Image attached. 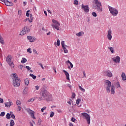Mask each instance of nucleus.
Masks as SVG:
<instances>
[{"label": "nucleus", "mask_w": 126, "mask_h": 126, "mask_svg": "<svg viewBox=\"0 0 126 126\" xmlns=\"http://www.w3.org/2000/svg\"><path fill=\"white\" fill-rule=\"evenodd\" d=\"M115 86L116 88H119V87H121V84H120V83L119 82H117L116 83Z\"/></svg>", "instance_id": "bb28decb"}, {"label": "nucleus", "mask_w": 126, "mask_h": 126, "mask_svg": "<svg viewBox=\"0 0 126 126\" xmlns=\"http://www.w3.org/2000/svg\"><path fill=\"white\" fill-rule=\"evenodd\" d=\"M53 24L52 26L53 29H56V30H60V26H61V24L58 23L57 20L55 19L52 20Z\"/></svg>", "instance_id": "423d86ee"}, {"label": "nucleus", "mask_w": 126, "mask_h": 126, "mask_svg": "<svg viewBox=\"0 0 126 126\" xmlns=\"http://www.w3.org/2000/svg\"><path fill=\"white\" fill-rule=\"evenodd\" d=\"M0 43L2 44V45H4V41L3 40V38L1 37V35L0 34Z\"/></svg>", "instance_id": "412c9836"}, {"label": "nucleus", "mask_w": 126, "mask_h": 126, "mask_svg": "<svg viewBox=\"0 0 126 126\" xmlns=\"http://www.w3.org/2000/svg\"><path fill=\"white\" fill-rule=\"evenodd\" d=\"M94 4L93 7L94 9H96L97 11L101 12L103 11V9L102 8V3L99 2L98 0H94L93 1Z\"/></svg>", "instance_id": "7ed1b4c3"}, {"label": "nucleus", "mask_w": 126, "mask_h": 126, "mask_svg": "<svg viewBox=\"0 0 126 126\" xmlns=\"http://www.w3.org/2000/svg\"><path fill=\"white\" fill-rule=\"evenodd\" d=\"M34 101H35V98H32L29 99L28 100V103H29L30 102H34Z\"/></svg>", "instance_id": "c756f323"}, {"label": "nucleus", "mask_w": 126, "mask_h": 126, "mask_svg": "<svg viewBox=\"0 0 126 126\" xmlns=\"http://www.w3.org/2000/svg\"><path fill=\"white\" fill-rule=\"evenodd\" d=\"M47 36H49V35H51V32H49L48 33H47Z\"/></svg>", "instance_id": "680f3d73"}, {"label": "nucleus", "mask_w": 126, "mask_h": 126, "mask_svg": "<svg viewBox=\"0 0 126 126\" xmlns=\"http://www.w3.org/2000/svg\"><path fill=\"white\" fill-rule=\"evenodd\" d=\"M26 68L28 70H30V69H31V68L29 67V66H26Z\"/></svg>", "instance_id": "6e6d98bb"}, {"label": "nucleus", "mask_w": 126, "mask_h": 126, "mask_svg": "<svg viewBox=\"0 0 126 126\" xmlns=\"http://www.w3.org/2000/svg\"><path fill=\"white\" fill-rule=\"evenodd\" d=\"M44 14H45L46 16H47L48 15V14H47V11H44Z\"/></svg>", "instance_id": "bf43d9fd"}, {"label": "nucleus", "mask_w": 126, "mask_h": 126, "mask_svg": "<svg viewBox=\"0 0 126 126\" xmlns=\"http://www.w3.org/2000/svg\"><path fill=\"white\" fill-rule=\"evenodd\" d=\"M82 115L84 116V117L86 119L88 125H90V115L86 113H83Z\"/></svg>", "instance_id": "1a4fd4ad"}, {"label": "nucleus", "mask_w": 126, "mask_h": 126, "mask_svg": "<svg viewBox=\"0 0 126 126\" xmlns=\"http://www.w3.org/2000/svg\"><path fill=\"white\" fill-rule=\"evenodd\" d=\"M47 109V107L44 106L42 108H41V112H42V113H44V111H45V110H46Z\"/></svg>", "instance_id": "c03bdc74"}, {"label": "nucleus", "mask_w": 126, "mask_h": 126, "mask_svg": "<svg viewBox=\"0 0 126 126\" xmlns=\"http://www.w3.org/2000/svg\"><path fill=\"white\" fill-rule=\"evenodd\" d=\"M27 111L29 114H30V115H31V114L33 112V111H32L31 109L29 108L27 109Z\"/></svg>", "instance_id": "c85d7f7f"}, {"label": "nucleus", "mask_w": 126, "mask_h": 126, "mask_svg": "<svg viewBox=\"0 0 126 126\" xmlns=\"http://www.w3.org/2000/svg\"><path fill=\"white\" fill-rule=\"evenodd\" d=\"M11 56L8 55L6 58V62L8 63L9 65L12 68H13L14 67V64L13 63V62H11Z\"/></svg>", "instance_id": "6e6552de"}, {"label": "nucleus", "mask_w": 126, "mask_h": 126, "mask_svg": "<svg viewBox=\"0 0 126 126\" xmlns=\"http://www.w3.org/2000/svg\"><path fill=\"white\" fill-rule=\"evenodd\" d=\"M92 15H93V16H94V17H97V14H96V12H92Z\"/></svg>", "instance_id": "a19ab883"}, {"label": "nucleus", "mask_w": 126, "mask_h": 126, "mask_svg": "<svg viewBox=\"0 0 126 126\" xmlns=\"http://www.w3.org/2000/svg\"><path fill=\"white\" fill-rule=\"evenodd\" d=\"M30 76H31V77H32V78H33V79H36V76H35L34 74H30Z\"/></svg>", "instance_id": "7c9ffc66"}, {"label": "nucleus", "mask_w": 126, "mask_h": 126, "mask_svg": "<svg viewBox=\"0 0 126 126\" xmlns=\"http://www.w3.org/2000/svg\"><path fill=\"white\" fill-rule=\"evenodd\" d=\"M69 126H73V124H72V123H70L69 124Z\"/></svg>", "instance_id": "338daca9"}, {"label": "nucleus", "mask_w": 126, "mask_h": 126, "mask_svg": "<svg viewBox=\"0 0 126 126\" xmlns=\"http://www.w3.org/2000/svg\"><path fill=\"white\" fill-rule=\"evenodd\" d=\"M13 75V85L15 87H19L20 86V79L17 76L16 74H12Z\"/></svg>", "instance_id": "20e7f679"}, {"label": "nucleus", "mask_w": 126, "mask_h": 126, "mask_svg": "<svg viewBox=\"0 0 126 126\" xmlns=\"http://www.w3.org/2000/svg\"><path fill=\"white\" fill-rule=\"evenodd\" d=\"M109 50L111 52L112 54H114L115 53V50H114V48L113 47H109L108 48Z\"/></svg>", "instance_id": "cd10ccee"}, {"label": "nucleus", "mask_w": 126, "mask_h": 126, "mask_svg": "<svg viewBox=\"0 0 126 126\" xmlns=\"http://www.w3.org/2000/svg\"><path fill=\"white\" fill-rule=\"evenodd\" d=\"M34 10L35 11H37V8H36V6H34Z\"/></svg>", "instance_id": "69168bd1"}, {"label": "nucleus", "mask_w": 126, "mask_h": 126, "mask_svg": "<svg viewBox=\"0 0 126 126\" xmlns=\"http://www.w3.org/2000/svg\"><path fill=\"white\" fill-rule=\"evenodd\" d=\"M108 9L111 14H112L113 16H117V15L119 14V10L116 9V8H114L112 6H109L108 7Z\"/></svg>", "instance_id": "39448f33"}, {"label": "nucleus", "mask_w": 126, "mask_h": 126, "mask_svg": "<svg viewBox=\"0 0 126 126\" xmlns=\"http://www.w3.org/2000/svg\"><path fill=\"white\" fill-rule=\"evenodd\" d=\"M1 0V1H2V2H4L5 5H6L7 6H12V5H13V4L8 1V0Z\"/></svg>", "instance_id": "f8f14e48"}, {"label": "nucleus", "mask_w": 126, "mask_h": 126, "mask_svg": "<svg viewBox=\"0 0 126 126\" xmlns=\"http://www.w3.org/2000/svg\"><path fill=\"white\" fill-rule=\"evenodd\" d=\"M39 101L42 100H47V101H51L52 100V95L50 94L47 91H43L41 93V96L39 98Z\"/></svg>", "instance_id": "f03ea898"}, {"label": "nucleus", "mask_w": 126, "mask_h": 126, "mask_svg": "<svg viewBox=\"0 0 126 126\" xmlns=\"http://www.w3.org/2000/svg\"><path fill=\"white\" fill-rule=\"evenodd\" d=\"M83 74H84V77L86 78V74L85 73V71H83Z\"/></svg>", "instance_id": "13d9d810"}, {"label": "nucleus", "mask_w": 126, "mask_h": 126, "mask_svg": "<svg viewBox=\"0 0 126 126\" xmlns=\"http://www.w3.org/2000/svg\"><path fill=\"white\" fill-rule=\"evenodd\" d=\"M18 108L19 109V111H21V107L18 106Z\"/></svg>", "instance_id": "052dcab7"}, {"label": "nucleus", "mask_w": 126, "mask_h": 126, "mask_svg": "<svg viewBox=\"0 0 126 126\" xmlns=\"http://www.w3.org/2000/svg\"><path fill=\"white\" fill-rule=\"evenodd\" d=\"M27 62V60L25 58H22V61H21V63H25Z\"/></svg>", "instance_id": "393cba45"}, {"label": "nucleus", "mask_w": 126, "mask_h": 126, "mask_svg": "<svg viewBox=\"0 0 126 126\" xmlns=\"http://www.w3.org/2000/svg\"><path fill=\"white\" fill-rule=\"evenodd\" d=\"M79 88L81 91H83V92H85V89H83V88H82L81 86H79Z\"/></svg>", "instance_id": "473e14b6"}, {"label": "nucleus", "mask_w": 126, "mask_h": 126, "mask_svg": "<svg viewBox=\"0 0 126 126\" xmlns=\"http://www.w3.org/2000/svg\"><path fill=\"white\" fill-rule=\"evenodd\" d=\"M35 88L36 90H39L40 87L38 86H35Z\"/></svg>", "instance_id": "603ef678"}, {"label": "nucleus", "mask_w": 126, "mask_h": 126, "mask_svg": "<svg viewBox=\"0 0 126 126\" xmlns=\"http://www.w3.org/2000/svg\"><path fill=\"white\" fill-rule=\"evenodd\" d=\"M30 116H31L32 119H36V118H35V116H34V111L30 114Z\"/></svg>", "instance_id": "e433bc0d"}, {"label": "nucleus", "mask_w": 126, "mask_h": 126, "mask_svg": "<svg viewBox=\"0 0 126 126\" xmlns=\"http://www.w3.org/2000/svg\"><path fill=\"white\" fill-rule=\"evenodd\" d=\"M104 86L107 93H110V92H111V94L114 95V94H115V87L112 86L111 81L106 80L104 82Z\"/></svg>", "instance_id": "f257e3e1"}, {"label": "nucleus", "mask_w": 126, "mask_h": 126, "mask_svg": "<svg viewBox=\"0 0 126 126\" xmlns=\"http://www.w3.org/2000/svg\"><path fill=\"white\" fill-rule=\"evenodd\" d=\"M29 12H30V10H28L26 13V16L27 17H29V15H30V14H29Z\"/></svg>", "instance_id": "a18cd8bd"}, {"label": "nucleus", "mask_w": 126, "mask_h": 126, "mask_svg": "<svg viewBox=\"0 0 126 126\" xmlns=\"http://www.w3.org/2000/svg\"><path fill=\"white\" fill-rule=\"evenodd\" d=\"M53 116H55V113L52 111L50 112V118H53Z\"/></svg>", "instance_id": "4c0bfd02"}, {"label": "nucleus", "mask_w": 126, "mask_h": 126, "mask_svg": "<svg viewBox=\"0 0 126 126\" xmlns=\"http://www.w3.org/2000/svg\"><path fill=\"white\" fill-rule=\"evenodd\" d=\"M23 4H24V5H26V4H27V2L24 1V2H23Z\"/></svg>", "instance_id": "0e129e2a"}, {"label": "nucleus", "mask_w": 126, "mask_h": 126, "mask_svg": "<svg viewBox=\"0 0 126 126\" xmlns=\"http://www.w3.org/2000/svg\"><path fill=\"white\" fill-rule=\"evenodd\" d=\"M105 76L107 77H113V73L110 70H107L104 72Z\"/></svg>", "instance_id": "9d476101"}, {"label": "nucleus", "mask_w": 126, "mask_h": 126, "mask_svg": "<svg viewBox=\"0 0 126 126\" xmlns=\"http://www.w3.org/2000/svg\"><path fill=\"white\" fill-rule=\"evenodd\" d=\"M31 126H34L33 125V123H31Z\"/></svg>", "instance_id": "774afa93"}, {"label": "nucleus", "mask_w": 126, "mask_h": 126, "mask_svg": "<svg viewBox=\"0 0 126 126\" xmlns=\"http://www.w3.org/2000/svg\"><path fill=\"white\" fill-rule=\"evenodd\" d=\"M75 96H76L75 93H72V97H71V98L72 99H74V98H75Z\"/></svg>", "instance_id": "79ce46f5"}, {"label": "nucleus", "mask_w": 126, "mask_h": 126, "mask_svg": "<svg viewBox=\"0 0 126 126\" xmlns=\"http://www.w3.org/2000/svg\"><path fill=\"white\" fill-rule=\"evenodd\" d=\"M66 63H68L70 64V66L71 68H72V67H73V64H72V63H71V62H70V61L68 60L66 62Z\"/></svg>", "instance_id": "b1692460"}, {"label": "nucleus", "mask_w": 126, "mask_h": 126, "mask_svg": "<svg viewBox=\"0 0 126 126\" xmlns=\"http://www.w3.org/2000/svg\"><path fill=\"white\" fill-rule=\"evenodd\" d=\"M82 9H83L85 12H89V6H88V5H84L83 4H82Z\"/></svg>", "instance_id": "ddd939ff"}, {"label": "nucleus", "mask_w": 126, "mask_h": 126, "mask_svg": "<svg viewBox=\"0 0 126 126\" xmlns=\"http://www.w3.org/2000/svg\"><path fill=\"white\" fill-rule=\"evenodd\" d=\"M27 52L28 53H29L30 54H32V51H31V48H29L27 50Z\"/></svg>", "instance_id": "f704fd0d"}, {"label": "nucleus", "mask_w": 126, "mask_h": 126, "mask_svg": "<svg viewBox=\"0 0 126 126\" xmlns=\"http://www.w3.org/2000/svg\"><path fill=\"white\" fill-rule=\"evenodd\" d=\"M121 77L124 81H125V80H126V73L125 72L122 73L121 75Z\"/></svg>", "instance_id": "a211bd4d"}, {"label": "nucleus", "mask_w": 126, "mask_h": 126, "mask_svg": "<svg viewBox=\"0 0 126 126\" xmlns=\"http://www.w3.org/2000/svg\"><path fill=\"white\" fill-rule=\"evenodd\" d=\"M71 122H73L74 123V122H75V121H76V120L74 118L72 117V118H71Z\"/></svg>", "instance_id": "864d4df0"}, {"label": "nucleus", "mask_w": 126, "mask_h": 126, "mask_svg": "<svg viewBox=\"0 0 126 126\" xmlns=\"http://www.w3.org/2000/svg\"><path fill=\"white\" fill-rule=\"evenodd\" d=\"M0 103H3V99L0 98Z\"/></svg>", "instance_id": "4d7b16f0"}, {"label": "nucleus", "mask_w": 126, "mask_h": 126, "mask_svg": "<svg viewBox=\"0 0 126 126\" xmlns=\"http://www.w3.org/2000/svg\"><path fill=\"white\" fill-rule=\"evenodd\" d=\"M112 60L113 62H114V63H120V62H121V57L119 56H116L115 58H112Z\"/></svg>", "instance_id": "9b49d317"}, {"label": "nucleus", "mask_w": 126, "mask_h": 126, "mask_svg": "<svg viewBox=\"0 0 126 126\" xmlns=\"http://www.w3.org/2000/svg\"><path fill=\"white\" fill-rule=\"evenodd\" d=\"M33 53H34V54H35L36 55H39V54H38V52H37V50H36L35 49L33 50Z\"/></svg>", "instance_id": "49530a36"}, {"label": "nucleus", "mask_w": 126, "mask_h": 126, "mask_svg": "<svg viewBox=\"0 0 126 126\" xmlns=\"http://www.w3.org/2000/svg\"><path fill=\"white\" fill-rule=\"evenodd\" d=\"M76 36H78V37H80V36H82L83 35H84V32H80L76 33Z\"/></svg>", "instance_id": "aec40b11"}, {"label": "nucleus", "mask_w": 126, "mask_h": 126, "mask_svg": "<svg viewBox=\"0 0 126 126\" xmlns=\"http://www.w3.org/2000/svg\"><path fill=\"white\" fill-rule=\"evenodd\" d=\"M15 125V123H14V121L13 120H11L10 121V126H13Z\"/></svg>", "instance_id": "a878e982"}, {"label": "nucleus", "mask_w": 126, "mask_h": 126, "mask_svg": "<svg viewBox=\"0 0 126 126\" xmlns=\"http://www.w3.org/2000/svg\"><path fill=\"white\" fill-rule=\"evenodd\" d=\"M16 104L18 105V106H20V105H21V102H20V100H17Z\"/></svg>", "instance_id": "ea45409f"}, {"label": "nucleus", "mask_w": 126, "mask_h": 126, "mask_svg": "<svg viewBox=\"0 0 126 126\" xmlns=\"http://www.w3.org/2000/svg\"><path fill=\"white\" fill-rule=\"evenodd\" d=\"M63 71L64 73V74L66 75L67 80H69V74L68 72L65 70H63Z\"/></svg>", "instance_id": "f3484780"}, {"label": "nucleus", "mask_w": 126, "mask_h": 126, "mask_svg": "<svg viewBox=\"0 0 126 126\" xmlns=\"http://www.w3.org/2000/svg\"><path fill=\"white\" fill-rule=\"evenodd\" d=\"M10 114L12 119H13V120H15V115L13 114V112L12 111H11L10 112Z\"/></svg>", "instance_id": "5701e85b"}, {"label": "nucleus", "mask_w": 126, "mask_h": 126, "mask_svg": "<svg viewBox=\"0 0 126 126\" xmlns=\"http://www.w3.org/2000/svg\"><path fill=\"white\" fill-rule=\"evenodd\" d=\"M57 46H60V39H58V40H57Z\"/></svg>", "instance_id": "8fccbe9b"}, {"label": "nucleus", "mask_w": 126, "mask_h": 126, "mask_svg": "<svg viewBox=\"0 0 126 126\" xmlns=\"http://www.w3.org/2000/svg\"><path fill=\"white\" fill-rule=\"evenodd\" d=\"M61 45L62 46V48H63V47H65V46H67L64 44V41H63L61 42Z\"/></svg>", "instance_id": "58836bf2"}, {"label": "nucleus", "mask_w": 126, "mask_h": 126, "mask_svg": "<svg viewBox=\"0 0 126 126\" xmlns=\"http://www.w3.org/2000/svg\"><path fill=\"white\" fill-rule=\"evenodd\" d=\"M5 115V113L4 112H2L0 114V117H4V115Z\"/></svg>", "instance_id": "37998d69"}, {"label": "nucleus", "mask_w": 126, "mask_h": 126, "mask_svg": "<svg viewBox=\"0 0 126 126\" xmlns=\"http://www.w3.org/2000/svg\"><path fill=\"white\" fill-rule=\"evenodd\" d=\"M30 16L31 20H33V15H32V14H30Z\"/></svg>", "instance_id": "5fc2aeb1"}, {"label": "nucleus", "mask_w": 126, "mask_h": 126, "mask_svg": "<svg viewBox=\"0 0 126 126\" xmlns=\"http://www.w3.org/2000/svg\"><path fill=\"white\" fill-rule=\"evenodd\" d=\"M81 101V100L80 98H78L76 100V104H77V105H79V103H80Z\"/></svg>", "instance_id": "72a5a7b5"}, {"label": "nucleus", "mask_w": 126, "mask_h": 126, "mask_svg": "<svg viewBox=\"0 0 126 126\" xmlns=\"http://www.w3.org/2000/svg\"><path fill=\"white\" fill-rule=\"evenodd\" d=\"M67 86L68 87H69V88H70V89H71V88H72V86H71V85H70L69 84H67Z\"/></svg>", "instance_id": "09e8293b"}, {"label": "nucleus", "mask_w": 126, "mask_h": 126, "mask_svg": "<svg viewBox=\"0 0 126 126\" xmlns=\"http://www.w3.org/2000/svg\"><path fill=\"white\" fill-rule=\"evenodd\" d=\"M42 81H45L46 80V78H43L41 79Z\"/></svg>", "instance_id": "e2e57ef3"}, {"label": "nucleus", "mask_w": 126, "mask_h": 126, "mask_svg": "<svg viewBox=\"0 0 126 126\" xmlns=\"http://www.w3.org/2000/svg\"><path fill=\"white\" fill-rule=\"evenodd\" d=\"M66 48H68V46L67 45L63 47V49L64 51V53L65 54H67V53H68V50H67Z\"/></svg>", "instance_id": "6ab92c4d"}, {"label": "nucleus", "mask_w": 126, "mask_h": 126, "mask_svg": "<svg viewBox=\"0 0 126 126\" xmlns=\"http://www.w3.org/2000/svg\"><path fill=\"white\" fill-rule=\"evenodd\" d=\"M10 113H7L6 115V119H8V120H9V119H10Z\"/></svg>", "instance_id": "2f4dec72"}, {"label": "nucleus", "mask_w": 126, "mask_h": 126, "mask_svg": "<svg viewBox=\"0 0 126 126\" xmlns=\"http://www.w3.org/2000/svg\"><path fill=\"white\" fill-rule=\"evenodd\" d=\"M30 32V29L29 27H25L22 29V31L20 32V36H23L25 35V34H27V33H29Z\"/></svg>", "instance_id": "0eeeda50"}, {"label": "nucleus", "mask_w": 126, "mask_h": 126, "mask_svg": "<svg viewBox=\"0 0 126 126\" xmlns=\"http://www.w3.org/2000/svg\"><path fill=\"white\" fill-rule=\"evenodd\" d=\"M28 40H29L30 42L31 43H32V42L35 41V37L34 36H27Z\"/></svg>", "instance_id": "2eb2a0df"}, {"label": "nucleus", "mask_w": 126, "mask_h": 126, "mask_svg": "<svg viewBox=\"0 0 126 126\" xmlns=\"http://www.w3.org/2000/svg\"><path fill=\"white\" fill-rule=\"evenodd\" d=\"M18 13L19 16H21V15L22 14V11H21V10H19L18 11Z\"/></svg>", "instance_id": "c9c22d12"}, {"label": "nucleus", "mask_w": 126, "mask_h": 126, "mask_svg": "<svg viewBox=\"0 0 126 126\" xmlns=\"http://www.w3.org/2000/svg\"><path fill=\"white\" fill-rule=\"evenodd\" d=\"M25 84L26 86H28V84H29V79L26 78L25 80Z\"/></svg>", "instance_id": "4be33fe9"}, {"label": "nucleus", "mask_w": 126, "mask_h": 126, "mask_svg": "<svg viewBox=\"0 0 126 126\" xmlns=\"http://www.w3.org/2000/svg\"><path fill=\"white\" fill-rule=\"evenodd\" d=\"M67 103H68V104L71 105V103H72V100L71 99H70V100L69 101H67Z\"/></svg>", "instance_id": "3c124183"}, {"label": "nucleus", "mask_w": 126, "mask_h": 126, "mask_svg": "<svg viewBox=\"0 0 126 126\" xmlns=\"http://www.w3.org/2000/svg\"><path fill=\"white\" fill-rule=\"evenodd\" d=\"M112 37L113 36H112V30L109 29L107 32V38L109 41H111V40H112Z\"/></svg>", "instance_id": "4468645a"}, {"label": "nucleus", "mask_w": 126, "mask_h": 126, "mask_svg": "<svg viewBox=\"0 0 126 126\" xmlns=\"http://www.w3.org/2000/svg\"><path fill=\"white\" fill-rule=\"evenodd\" d=\"M12 105H13L12 101H9L8 102L5 103V107H10V106H12Z\"/></svg>", "instance_id": "dca6fc26"}, {"label": "nucleus", "mask_w": 126, "mask_h": 126, "mask_svg": "<svg viewBox=\"0 0 126 126\" xmlns=\"http://www.w3.org/2000/svg\"><path fill=\"white\" fill-rule=\"evenodd\" d=\"M74 4H76V5L78 4V1L77 0H75L74 1Z\"/></svg>", "instance_id": "de8ad7c7"}]
</instances>
